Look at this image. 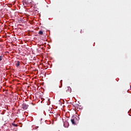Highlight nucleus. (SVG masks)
<instances>
[{
  "label": "nucleus",
  "mask_w": 131,
  "mask_h": 131,
  "mask_svg": "<svg viewBox=\"0 0 131 131\" xmlns=\"http://www.w3.org/2000/svg\"><path fill=\"white\" fill-rule=\"evenodd\" d=\"M75 119L76 118H73V119H71V121L72 123V124H74V125H75V124H76V123H75Z\"/></svg>",
  "instance_id": "f257e3e1"
},
{
  "label": "nucleus",
  "mask_w": 131,
  "mask_h": 131,
  "mask_svg": "<svg viewBox=\"0 0 131 131\" xmlns=\"http://www.w3.org/2000/svg\"><path fill=\"white\" fill-rule=\"evenodd\" d=\"M27 108H28V106L27 105L25 104H23V109H24V110H26Z\"/></svg>",
  "instance_id": "f03ea898"
},
{
  "label": "nucleus",
  "mask_w": 131,
  "mask_h": 131,
  "mask_svg": "<svg viewBox=\"0 0 131 131\" xmlns=\"http://www.w3.org/2000/svg\"><path fill=\"white\" fill-rule=\"evenodd\" d=\"M15 66H16V67H19V66H20V61H16V63H15Z\"/></svg>",
  "instance_id": "7ed1b4c3"
},
{
  "label": "nucleus",
  "mask_w": 131,
  "mask_h": 131,
  "mask_svg": "<svg viewBox=\"0 0 131 131\" xmlns=\"http://www.w3.org/2000/svg\"><path fill=\"white\" fill-rule=\"evenodd\" d=\"M38 34H39L40 35H42V34H43V32H42V31L40 30L39 31Z\"/></svg>",
  "instance_id": "20e7f679"
},
{
  "label": "nucleus",
  "mask_w": 131,
  "mask_h": 131,
  "mask_svg": "<svg viewBox=\"0 0 131 131\" xmlns=\"http://www.w3.org/2000/svg\"><path fill=\"white\" fill-rule=\"evenodd\" d=\"M62 82H63V80H62L60 81V86H59V88H62V84H63Z\"/></svg>",
  "instance_id": "39448f33"
},
{
  "label": "nucleus",
  "mask_w": 131,
  "mask_h": 131,
  "mask_svg": "<svg viewBox=\"0 0 131 131\" xmlns=\"http://www.w3.org/2000/svg\"><path fill=\"white\" fill-rule=\"evenodd\" d=\"M4 59V57L2 56H0V61H2Z\"/></svg>",
  "instance_id": "423d86ee"
},
{
  "label": "nucleus",
  "mask_w": 131,
  "mask_h": 131,
  "mask_svg": "<svg viewBox=\"0 0 131 131\" xmlns=\"http://www.w3.org/2000/svg\"><path fill=\"white\" fill-rule=\"evenodd\" d=\"M13 126H17V125H16V124H12Z\"/></svg>",
  "instance_id": "0eeeda50"
}]
</instances>
